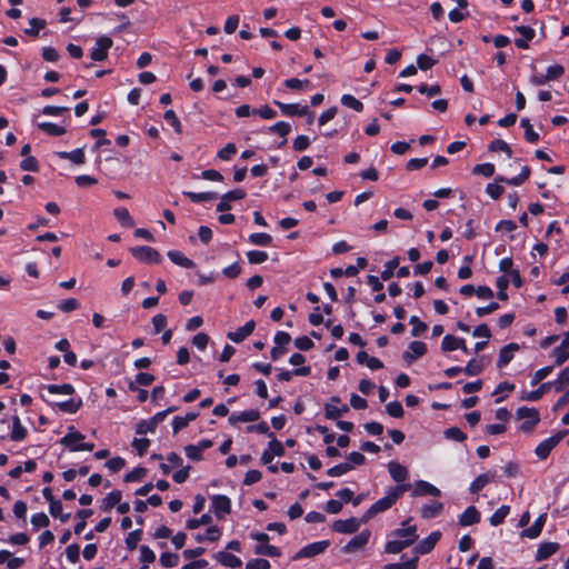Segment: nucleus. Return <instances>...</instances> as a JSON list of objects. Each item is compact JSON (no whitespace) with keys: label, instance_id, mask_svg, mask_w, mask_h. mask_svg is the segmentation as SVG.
Returning a JSON list of instances; mask_svg holds the SVG:
<instances>
[{"label":"nucleus","instance_id":"obj_1","mask_svg":"<svg viewBox=\"0 0 569 569\" xmlns=\"http://www.w3.org/2000/svg\"><path fill=\"white\" fill-rule=\"evenodd\" d=\"M410 485H398L389 488L386 496L376 501L362 516V521H369L376 515L390 509L398 499L410 488Z\"/></svg>","mask_w":569,"mask_h":569},{"label":"nucleus","instance_id":"obj_2","mask_svg":"<svg viewBox=\"0 0 569 569\" xmlns=\"http://www.w3.org/2000/svg\"><path fill=\"white\" fill-rule=\"evenodd\" d=\"M516 416L519 420H522L519 429L523 432L531 431L540 421V415L536 408L520 407Z\"/></svg>","mask_w":569,"mask_h":569},{"label":"nucleus","instance_id":"obj_3","mask_svg":"<svg viewBox=\"0 0 569 569\" xmlns=\"http://www.w3.org/2000/svg\"><path fill=\"white\" fill-rule=\"evenodd\" d=\"M568 433V431H561L555 436H551L547 439H545L543 441H541L537 447H536V455L539 459L541 460H545L548 458V456L550 455V452L552 451L553 448H556L559 442L563 439V437Z\"/></svg>","mask_w":569,"mask_h":569},{"label":"nucleus","instance_id":"obj_4","mask_svg":"<svg viewBox=\"0 0 569 569\" xmlns=\"http://www.w3.org/2000/svg\"><path fill=\"white\" fill-rule=\"evenodd\" d=\"M130 251L136 259L144 263H159L161 261L160 253L149 246L133 247Z\"/></svg>","mask_w":569,"mask_h":569},{"label":"nucleus","instance_id":"obj_5","mask_svg":"<svg viewBox=\"0 0 569 569\" xmlns=\"http://www.w3.org/2000/svg\"><path fill=\"white\" fill-rule=\"evenodd\" d=\"M211 510L218 519H224L231 512V500L224 495L211 497Z\"/></svg>","mask_w":569,"mask_h":569},{"label":"nucleus","instance_id":"obj_6","mask_svg":"<svg viewBox=\"0 0 569 569\" xmlns=\"http://www.w3.org/2000/svg\"><path fill=\"white\" fill-rule=\"evenodd\" d=\"M113 41L110 37L101 36L96 40V44L90 52L93 61H103L108 57V51L112 47Z\"/></svg>","mask_w":569,"mask_h":569},{"label":"nucleus","instance_id":"obj_7","mask_svg":"<svg viewBox=\"0 0 569 569\" xmlns=\"http://www.w3.org/2000/svg\"><path fill=\"white\" fill-rule=\"evenodd\" d=\"M330 546L329 540H321L316 541L312 543H309L301 548L297 555L295 556V559H301V558H311L315 556H318L327 550V548Z\"/></svg>","mask_w":569,"mask_h":569},{"label":"nucleus","instance_id":"obj_8","mask_svg":"<svg viewBox=\"0 0 569 569\" xmlns=\"http://www.w3.org/2000/svg\"><path fill=\"white\" fill-rule=\"evenodd\" d=\"M409 521L410 520L403 521L401 523L402 528L393 530L392 536L397 539H401L402 541H408V545L411 546L416 542L419 536L417 533V526H409Z\"/></svg>","mask_w":569,"mask_h":569},{"label":"nucleus","instance_id":"obj_9","mask_svg":"<svg viewBox=\"0 0 569 569\" xmlns=\"http://www.w3.org/2000/svg\"><path fill=\"white\" fill-rule=\"evenodd\" d=\"M269 436L271 437V440L268 449H266L261 456V461L264 465H270L274 456L281 457L284 455L283 445L273 437V433H269Z\"/></svg>","mask_w":569,"mask_h":569},{"label":"nucleus","instance_id":"obj_10","mask_svg":"<svg viewBox=\"0 0 569 569\" xmlns=\"http://www.w3.org/2000/svg\"><path fill=\"white\" fill-rule=\"evenodd\" d=\"M367 521H362V518L361 519H357V518H349V519H346V520H337L333 522L332 525V529L336 531V532H339V533H353L356 532L359 527L362 525V523H366Z\"/></svg>","mask_w":569,"mask_h":569},{"label":"nucleus","instance_id":"obj_11","mask_svg":"<svg viewBox=\"0 0 569 569\" xmlns=\"http://www.w3.org/2000/svg\"><path fill=\"white\" fill-rule=\"evenodd\" d=\"M370 536L371 532L369 530H362L343 547V552L353 553L361 550L368 543Z\"/></svg>","mask_w":569,"mask_h":569},{"label":"nucleus","instance_id":"obj_12","mask_svg":"<svg viewBox=\"0 0 569 569\" xmlns=\"http://www.w3.org/2000/svg\"><path fill=\"white\" fill-rule=\"evenodd\" d=\"M441 533L439 531L431 532L427 538L422 539L413 549L416 556H421L430 552L437 542L440 540Z\"/></svg>","mask_w":569,"mask_h":569},{"label":"nucleus","instance_id":"obj_13","mask_svg":"<svg viewBox=\"0 0 569 569\" xmlns=\"http://www.w3.org/2000/svg\"><path fill=\"white\" fill-rule=\"evenodd\" d=\"M83 439L84 435L77 431L74 427H70L68 433L61 438L60 443L71 451H78L79 448L77 447L83 442Z\"/></svg>","mask_w":569,"mask_h":569},{"label":"nucleus","instance_id":"obj_14","mask_svg":"<svg viewBox=\"0 0 569 569\" xmlns=\"http://www.w3.org/2000/svg\"><path fill=\"white\" fill-rule=\"evenodd\" d=\"M41 397L50 406L58 407L61 411L68 412V413L77 412L80 409V407L82 406L81 399H79V400L69 399L66 401H52V400L48 399L44 395H42Z\"/></svg>","mask_w":569,"mask_h":569},{"label":"nucleus","instance_id":"obj_15","mask_svg":"<svg viewBox=\"0 0 569 569\" xmlns=\"http://www.w3.org/2000/svg\"><path fill=\"white\" fill-rule=\"evenodd\" d=\"M388 471L391 478L399 485H405L403 482L407 480L409 476L408 469L405 466L400 465L398 461H390L388 463Z\"/></svg>","mask_w":569,"mask_h":569},{"label":"nucleus","instance_id":"obj_16","mask_svg":"<svg viewBox=\"0 0 569 569\" xmlns=\"http://www.w3.org/2000/svg\"><path fill=\"white\" fill-rule=\"evenodd\" d=\"M254 327V321L250 320L246 322L242 327L238 328L236 331L229 332L228 338L236 343H240L253 332Z\"/></svg>","mask_w":569,"mask_h":569},{"label":"nucleus","instance_id":"obj_17","mask_svg":"<svg viewBox=\"0 0 569 569\" xmlns=\"http://www.w3.org/2000/svg\"><path fill=\"white\" fill-rule=\"evenodd\" d=\"M547 521V513L543 512L541 513L537 519L536 521L533 522V525L527 529H525L522 532H521V536L522 537H527L529 539H536L540 536L542 529H543V526Z\"/></svg>","mask_w":569,"mask_h":569},{"label":"nucleus","instance_id":"obj_18","mask_svg":"<svg viewBox=\"0 0 569 569\" xmlns=\"http://www.w3.org/2000/svg\"><path fill=\"white\" fill-rule=\"evenodd\" d=\"M427 352V346L421 341H412L409 345V350L403 353V359L407 362H412L419 357H422Z\"/></svg>","mask_w":569,"mask_h":569},{"label":"nucleus","instance_id":"obj_19","mask_svg":"<svg viewBox=\"0 0 569 569\" xmlns=\"http://www.w3.org/2000/svg\"><path fill=\"white\" fill-rule=\"evenodd\" d=\"M412 496H440V490L428 481L419 480L415 485Z\"/></svg>","mask_w":569,"mask_h":569},{"label":"nucleus","instance_id":"obj_20","mask_svg":"<svg viewBox=\"0 0 569 569\" xmlns=\"http://www.w3.org/2000/svg\"><path fill=\"white\" fill-rule=\"evenodd\" d=\"M560 546L558 542H542L539 545L535 559L542 561L550 558L559 550Z\"/></svg>","mask_w":569,"mask_h":569},{"label":"nucleus","instance_id":"obj_21","mask_svg":"<svg viewBox=\"0 0 569 569\" xmlns=\"http://www.w3.org/2000/svg\"><path fill=\"white\" fill-rule=\"evenodd\" d=\"M274 103L286 116H307L309 113L308 106H299L297 103H282L280 101H274Z\"/></svg>","mask_w":569,"mask_h":569},{"label":"nucleus","instance_id":"obj_22","mask_svg":"<svg viewBox=\"0 0 569 569\" xmlns=\"http://www.w3.org/2000/svg\"><path fill=\"white\" fill-rule=\"evenodd\" d=\"M518 350L519 346L513 342L501 348L499 352V359L497 362L498 368L506 367L513 359L515 352Z\"/></svg>","mask_w":569,"mask_h":569},{"label":"nucleus","instance_id":"obj_23","mask_svg":"<svg viewBox=\"0 0 569 569\" xmlns=\"http://www.w3.org/2000/svg\"><path fill=\"white\" fill-rule=\"evenodd\" d=\"M260 418V413L256 409L244 410L240 413H232L229 417V422L234 425L237 422H253Z\"/></svg>","mask_w":569,"mask_h":569},{"label":"nucleus","instance_id":"obj_24","mask_svg":"<svg viewBox=\"0 0 569 569\" xmlns=\"http://www.w3.org/2000/svg\"><path fill=\"white\" fill-rule=\"evenodd\" d=\"M479 521L480 512L473 506H469L459 518V523L463 527L476 525Z\"/></svg>","mask_w":569,"mask_h":569},{"label":"nucleus","instance_id":"obj_25","mask_svg":"<svg viewBox=\"0 0 569 569\" xmlns=\"http://www.w3.org/2000/svg\"><path fill=\"white\" fill-rule=\"evenodd\" d=\"M214 558L218 562L228 568H239L242 565V561L239 557L226 551H218L214 555Z\"/></svg>","mask_w":569,"mask_h":569},{"label":"nucleus","instance_id":"obj_26","mask_svg":"<svg viewBox=\"0 0 569 569\" xmlns=\"http://www.w3.org/2000/svg\"><path fill=\"white\" fill-rule=\"evenodd\" d=\"M27 436L28 430L22 426L20 418L18 416L12 417L10 439L12 441H22L27 438Z\"/></svg>","mask_w":569,"mask_h":569},{"label":"nucleus","instance_id":"obj_27","mask_svg":"<svg viewBox=\"0 0 569 569\" xmlns=\"http://www.w3.org/2000/svg\"><path fill=\"white\" fill-rule=\"evenodd\" d=\"M198 412H188L184 416H176L172 419V431L173 433H178L180 430L186 428L191 421L198 418Z\"/></svg>","mask_w":569,"mask_h":569},{"label":"nucleus","instance_id":"obj_28","mask_svg":"<svg viewBox=\"0 0 569 569\" xmlns=\"http://www.w3.org/2000/svg\"><path fill=\"white\" fill-rule=\"evenodd\" d=\"M168 258L179 267L186 269H192L194 267V262L188 257H186L181 251L170 250L168 251Z\"/></svg>","mask_w":569,"mask_h":569},{"label":"nucleus","instance_id":"obj_29","mask_svg":"<svg viewBox=\"0 0 569 569\" xmlns=\"http://www.w3.org/2000/svg\"><path fill=\"white\" fill-rule=\"evenodd\" d=\"M349 411V407L345 403L337 406L333 403H326L325 405V416L327 419L336 420L342 415L347 413Z\"/></svg>","mask_w":569,"mask_h":569},{"label":"nucleus","instance_id":"obj_30","mask_svg":"<svg viewBox=\"0 0 569 569\" xmlns=\"http://www.w3.org/2000/svg\"><path fill=\"white\" fill-rule=\"evenodd\" d=\"M42 390L47 391L48 395H51V396H54V395L70 396L74 392V388L70 383L48 385V386L43 387Z\"/></svg>","mask_w":569,"mask_h":569},{"label":"nucleus","instance_id":"obj_31","mask_svg":"<svg viewBox=\"0 0 569 569\" xmlns=\"http://www.w3.org/2000/svg\"><path fill=\"white\" fill-rule=\"evenodd\" d=\"M310 372H311L310 367H300L292 371L281 370L278 373L277 378L279 381H290L293 376L307 377L310 375Z\"/></svg>","mask_w":569,"mask_h":569},{"label":"nucleus","instance_id":"obj_32","mask_svg":"<svg viewBox=\"0 0 569 569\" xmlns=\"http://www.w3.org/2000/svg\"><path fill=\"white\" fill-rule=\"evenodd\" d=\"M493 476L490 473H482L478 476L470 485L469 490L472 493H477L482 490L491 480Z\"/></svg>","mask_w":569,"mask_h":569},{"label":"nucleus","instance_id":"obj_33","mask_svg":"<svg viewBox=\"0 0 569 569\" xmlns=\"http://www.w3.org/2000/svg\"><path fill=\"white\" fill-rule=\"evenodd\" d=\"M254 553L260 556H268V557H279L281 555V551L279 548L269 545L268 542L258 543L254 547Z\"/></svg>","mask_w":569,"mask_h":569},{"label":"nucleus","instance_id":"obj_34","mask_svg":"<svg viewBox=\"0 0 569 569\" xmlns=\"http://www.w3.org/2000/svg\"><path fill=\"white\" fill-rule=\"evenodd\" d=\"M58 156L61 158V159H68L70 161H72L73 163H77V164H82L84 163V152L81 148H77L70 152H67V151H61L58 153Z\"/></svg>","mask_w":569,"mask_h":569},{"label":"nucleus","instance_id":"obj_35","mask_svg":"<svg viewBox=\"0 0 569 569\" xmlns=\"http://www.w3.org/2000/svg\"><path fill=\"white\" fill-rule=\"evenodd\" d=\"M38 128L44 133L53 137L62 136L66 133V129L52 122H39Z\"/></svg>","mask_w":569,"mask_h":569},{"label":"nucleus","instance_id":"obj_36","mask_svg":"<svg viewBox=\"0 0 569 569\" xmlns=\"http://www.w3.org/2000/svg\"><path fill=\"white\" fill-rule=\"evenodd\" d=\"M550 387L551 382H545L537 390L525 392L521 399L526 401H538Z\"/></svg>","mask_w":569,"mask_h":569},{"label":"nucleus","instance_id":"obj_37","mask_svg":"<svg viewBox=\"0 0 569 569\" xmlns=\"http://www.w3.org/2000/svg\"><path fill=\"white\" fill-rule=\"evenodd\" d=\"M509 512H510L509 506H506V505L501 506L490 517V519H489L490 525L493 527H498L499 525H501L505 521V519L507 518Z\"/></svg>","mask_w":569,"mask_h":569},{"label":"nucleus","instance_id":"obj_38","mask_svg":"<svg viewBox=\"0 0 569 569\" xmlns=\"http://www.w3.org/2000/svg\"><path fill=\"white\" fill-rule=\"evenodd\" d=\"M154 381V376L147 372H140L136 376L134 382H130L129 389L131 391L138 390L137 385L140 386H150Z\"/></svg>","mask_w":569,"mask_h":569},{"label":"nucleus","instance_id":"obj_39","mask_svg":"<svg viewBox=\"0 0 569 569\" xmlns=\"http://www.w3.org/2000/svg\"><path fill=\"white\" fill-rule=\"evenodd\" d=\"M183 194L188 197L192 202L199 203L204 201H210L217 198V193L214 192H192V191H183Z\"/></svg>","mask_w":569,"mask_h":569},{"label":"nucleus","instance_id":"obj_40","mask_svg":"<svg viewBox=\"0 0 569 569\" xmlns=\"http://www.w3.org/2000/svg\"><path fill=\"white\" fill-rule=\"evenodd\" d=\"M113 213H114L116 218L118 219V221L122 226L128 227V228H131L134 226V221L131 218L127 208H123V207L117 208V209H114Z\"/></svg>","mask_w":569,"mask_h":569},{"label":"nucleus","instance_id":"obj_41","mask_svg":"<svg viewBox=\"0 0 569 569\" xmlns=\"http://www.w3.org/2000/svg\"><path fill=\"white\" fill-rule=\"evenodd\" d=\"M520 126L525 129V138L528 142L536 143L539 140V133L533 130L529 119H521Z\"/></svg>","mask_w":569,"mask_h":569},{"label":"nucleus","instance_id":"obj_42","mask_svg":"<svg viewBox=\"0 0 569 569\" xmlns=\"http://www.w3.org/2000/svg\"><path fill=\"white\" fill-rule=\"evenodd\" d=\"M442 507V503L438 501L425 505L421 509V516L426 519L433 518L440 513Z\"/></svg>","mask_w":569,"mask_h":569},{"label":"nucleus","instance_id":"obj_43","mask_svg":"<svg viewBox=\"0 0 569 569\" xmlns=\"http://www.w3.org/2000/svg\"><path fill=\"white\" fill-rule=\"evenodd\" d=\"M407 547H409L408 541H402L401 539L396 538L386 543L385 551L387 553L396 555L401 552Z\"/></svg>","mask_w":569,"mask_h":569},{"label":"nucleus","instance_id":"obj_44","mask_svg":"<svg viewBox=\"0 0 569 569\" xmlns=\"http://www.w3.org/2000/svg\"><path fill=\"white\" fill-rule=\"evenodd\" d=\"M249 242L254 246H270L272 237L264 232H257L249 236Z\"/></svg>","mask_w":569,"mask_h":569},{"label":"nucleus","instance_id":"obj_45","mask_svg":"<svg viewBox=\"0 0 569 569\" xmlns=\"http://www.w3.org/2000/svg\"><path fill=\"white\" fill-rule=\"evenodd\" d=\"M182 465V458L176 453L171 452L168 456V463H161L160 468L164 475H168L172 467H180Z\"/></svg>","mask_w":569,"mask_h":569},{"label":"nucleus","instance_id":"obj_46","mask_svg":"<svg viewBox=\"0 0 569 569\" xmlns=\"http://www.w3.org/2000/svg\"><path fill=\"white\" fill-rule=\"evenodd\" d=\"M341 103L345 107L350 108L358 112L363 110V103L351 94H343L341 97Z\"/></svg>","mask_w":569,"mask_h":569},{"label":"nucleus","instance_id":"obj_47","mask_svg":"<svg viewBox=\"0 0 569 569\" xmlns=\"http://www.w3.org/2000/svg\"><path fill=\"white\" fill-rule=\"evenodd\" d=\"M489 150L493 151V152L502 151L507 154L508 158H511V156H512L511 148L509 147V144L506 141H503L501 139H496V140L491 141L489 144Z\"/></svg>","mask_w":569,"mask_h":569},{"label":"nucleus","instance_id":"obj_48","mask_svg":"<svg viewBox=\"0 0 569 569\" xmlns=\"http://www.w3.org/2000/svg\"><path fill=\"white\" fill-rule=\"evenodd\" d=\"M400 262L399 257H395L385 264V270L381 272L382 280H389L392 278L395 270L398 268Z\"/></svg>","mask_w":569,"mask_h":569},{"label":"nucleus","instance_id":"obj_49","mask_svg":"<svg viewBox=\"0 0 569 569\" xmlns=\"http://www.w3.org/2000/svg\"><path fill=\"white\" fill-rule=\"evenodd\" d=\"M557 391H561L569 385V368H565L555 381H550Z\"/></svg>","mask_w":569,"mask_h":569},{"label":"nucleus","instance_id":"obj_50","mask_svg":"<svg viewBox=\"0 0 569 569\" xmlns=\"http://www.w3.org/2000/svg\"><path fill=\"white\" fill-rule=\"evenodd\" d=\"M247 259L252 264H260L268 260V253L261 250H250L247 252Z\"/></svg>","mask_w":569,"mask_h":569},{"label":"nucleus","instance_id":"obj_51","mask_svg":"<svg viewBox=\"0 0 569 569\" xmlns=\"http://www.w3.org/2000/svg\"><path fill=\"white\" fill-rule=\"evenodd\" d=\"M350 470H352V465L348 462H342L328 469L327 475L330 477H341L349 472Z\"/></svg>","mask_w":569,"mask_h":569},{"label":"nucleus","instance_id":"obj_52","mask_svg":"<svg viewBox=\"0 0 569 569\" xmlns=\"http://www.w3.org/2000/svg\"><path fill=\"white\" fill-rule=\"evenodd\" d=\"M462 370L467 376H470V377L478 376L483 370V365L476 359H471L467 363V366L465 368H462Z\"/></svg>","mask_w":569,"mask_h":569},{"label":"nucleus","instance_id":"obj_53","mask_svg":"<svg viewBox=\"0 0 569 569\" xmlns=\"http://www.w3.org/2000/svg\"><path fill=\"white\" fill-rule=\"evenodd\" d=\"M164 120L180 134L182 132V126L173 110H167L163 114Z\"/></svg>","mask_w":569,"mask_h":569},{"label":"nucleus","instance_id":"obj_54","mask_svg":"<svg viewBox=\"0 0 569 569\" xmlns=\"http://www.w3.org/2000/svg\"><path fill=\"white\" fill-rule=\"evenodd\" d=\"M410 325L412 326L411 335L413 337L421 336L428 329V326L425 322H422L417 316H412L410 318Z\"/></svg>","mask_w":569,"mask_h":569},{"label":"nucleus","instance_id":"obj_55","mask_svg":"<svg viewBox=\"0 0 569 569\" xmlns=\"http://www.w3.org/2000/svg\"><path fill=\"white\" fill-rule=\"evenodd\" d=\"M472 172L475 174H480V176L490 178V177H492L495 174V166L492 163H490V162L477 164L473 168Z\"/></svg>","mask_w":569,"mask_h":569},{"label":"nucleus","instance_id":"obj_56","mask_svg":"<svg viewBox=\"0 0 569 569\" xmlns=\"http://www.w3.org/2000/svg\"><path fill=\"white\" fill-rule=\"evenodd\" d=\"M160 563L166 568L176 567L179 562V556L177 553L163 552L160 556Z\"/></svg>","mask_w":569,"mask_h":569},{"label":"nucleus","instance_id":"obj_57","mask_svg":"<svg viewBox=\"0 0 569 569\" xmlns=\"http://www.w3.org/2000/svg\"><path fill=\"white\" fill-rule=\"evenodd\" d=\"M459 338L453 337L451 335H447L443 337L441 342V349L445 352L453 351L458 349Z\"/></svg>","mask_w":569,"mask_h":569},{"label":"nucleus","instance_id":"obj_58","mask_svg":"<svg viewBox=\"0 0 569 569\" xmlns=\"http://www.w3.org/2000/svg\"><path fill=\"white\" fill-rule=\"evenodd\" d=\"M445 437L453 441H465L467 439L466 433L458 427L449 428L445 431Z\"/></svg>","mask_w":569,"mask_h":569},{"label":"nucleus","instance_id":"obj_59","mask_svg":"<svg viewBox=\"0 0 569 569\" xmlns=\"http://www.w3.org/2000/svg\"><path fill=\"white\" fill-rule=\"evenodd\" d=\"M142 531L140 529L131 531L126 538V545L129 550H133L137 548L139 541L141 540Z\"/></svg>","mask_w":569,"mask_h":569},{"label":"nucleus","instance_id":"obj_60","mask_svg":"<svg viewBox=\"0 0 569 569\" xmlns=\"http://www.w3.org/2000/svg\"><path fill=\"white\" fill-rule=\"evenodd\" d=\"M29 23L30 28L24 30L29 36H38L39 31L46 27V21L38 18H32Z\"/></svg>","mask_w":569,"mask_h":569},{"label":"nucleus","instance_id":"obj_61","mask_svg":"<svg viewBox=\"0 0 569 569\" xmlns=\"http://www.w3.org/2000/svg\"><path fill=\"white\" fill-rule=\"evenodd\" d=\"M501 181L488 183L486 187V192L492 199H498L505 191V188L500 184Z\"/></svg>","mask_w":569,"mask_h":569},{"label":"nucleus","instance_id":"obj_62","mask_svg":"<svg viewBox=\"0 0 569 569\" xmlns=\"http://www.w3.org/2000/svg\"><path fill=\"white\" fill-rule=\"evenodd\" d=\"M569 348H565L562 345L556 347L552 350V356L556 358V365H562L569 358Z\"/></svg>","mask_w":569,"mask_h":569},{"label":"nucleus","instance_id":"obj_63","mask_svg":"<svg viewBox=\"0 0 569 569\" xmlns=\"http://www.w3.org/2000/svg\"><path fill=\"white\" fill-rule=\"evenodd\" d=\"M386 411L393 418H401L403 416V408L399 401H391L386 406Z\"/></svg>","mask_w":569,"mask_h":569},{"label":"nucleus","instance_id":"obj_64","mask_svg":"<svg viewBox=\"0 0 569 569\" xmlns=\"http://www.w3.org/2000/svg\"><path fill=\"white\" fill-rule=\"evenodd\" d=\"M270 562L267 559L257 558L247 562L246 569H269Z\"/></svg>","mask_w":569,"mask_h":569}]
</instances>
